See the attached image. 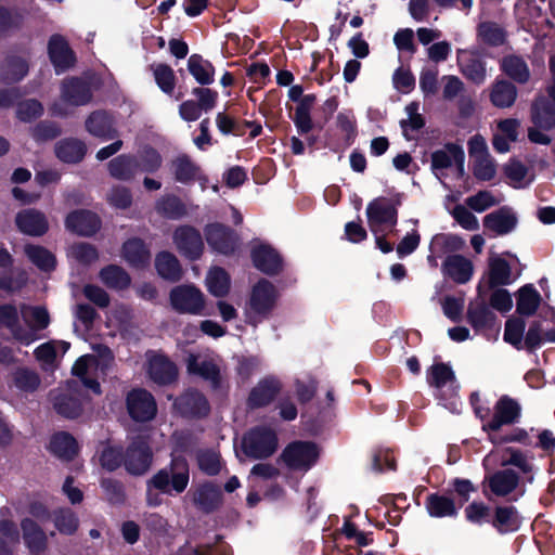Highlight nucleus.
I'll return each instance as SVG.
<instances>
[{
	"label": "nucleus",
	"mask_w": 555,
	"mask_h": 555,
	"mask_svg": "<svg viewBox=\"0 0 555 555\" xmlns=\"http://www.w3.org/2000/svg\"><path fill=\"white\" fill-rule=\"evenodd\" d=\"M461 73L472 82L482 85L487 78L486 63L476 57L469 56L460 63Z\"/></svg>",
	"instance_id": "de8ad7c7"
},
{
	"label": "nucleus",
	"mask_w": 555,
	"mask_h": 555,
	"mask_svg": "<svg viewBox=\"0 0 555 555\" xmlns=\"http://www.w3.org/2000/svg\"><path fill=\"white\" fill-rule=\"evenodd\" d=\"M154 79L160 90L171 94L176 87V76L173 69L167 64L152 65Z\"/></svg>",
	"instance_id": "864d4df0"
},
{
	"label": "nucleus",
	"mask_w": 555,
	"mask_h": 555,
	"mask_svg": "<svg viewBox=\"0 0 555 555\" xmlns=\"http://www.w3.org/2000/svg\"><path fill=\"white\" fill-rule=\"evenodd\" d=\"M169 300L172 309L182 314L199 315L205 308V297L194 285H178L170 291Z\"/></svg>",
	"instance_id": "6e6552de"
},
{
	"label": "nucleus",
	"mask_w": 555,
	"mask_h": 555,
	"mask_svg": "<svg viewBox=\"0 0 555 555\" xmlns=\"http://www.w3.org/2000/svg\"><path fill=\"white\" fill-rule=\"evenodd\" d=\"M444 273L459 284L468 282L473 275V263L462 255L449 256L443 262Z\"/></svg>",
	"instance_id": "a878e982"
},
{
	"label": "nucleus",
	"mask_w": 555,
	"mask_h": 555,
	"mask_svg": "<svg viewBox=\"0 0 555 555\" xmlns=\"http://www.w3.org/2000/svg\"><path fill=\"white\" fill-rule=\"evenodd\" d=\"M86 152V144L78 139H64L55 144V154L64 163H78L83 158Z\"/></svg>",
	"instance_id": "473e14b6"
},
{
	"label": "nucleus",
	"mask_w": 555,
	"mask_h": 555,
	"mask_svg": "<svg viewBox=\"0 0 555 555\" xmlns=\"http://www.w3.org/2000/svg\"><path fill=\"white\" fill-rule=\"evenodd\" d=\"M464 151L454 143H448L441 150H437L431 154V169L438 176L439 170L450 168L454 163L463 165Z\"/></svg>",
	"instance_id": "393cba45"
},
{
	"label": "nucleus",
	"mask_w": 555,
	"mask_h": 555,
	"mask_svg": "<svg viewBox=\"0 0 555 555\" xmlns=\"http://www.w3.org/2000/svg\"><path fill=\"white\" fill-rule=\"evenodd\" d=\"M251 258L254 266L267 274H275L282 268L280 255L273 248L266 245L254 248Z\"/></svg>",
	"instance_id": "bb28decb"
},
{
	"label": "nucleus",
	"mask_w": 555,
	"mask_h": 555,
	"mask_svg": "<svg viewBox=\"0 0 555 555\" xmlns=\"http://www.w3.org/2000/svg\"><path fill=\"white\" fill-rule=\"evenodd\" d=\"M170 171L175 180L182 184L198 181L204 185L207 182L201 167L186 154L178 155L170 162Z\"/></svg>",
	"instance_id": "4468645a"
},
{
	"label": "nucleus",
	"mask_w": 555,
	"mask_h": 555,
	"mask_svg": "<svg viewBox=\"0 0 555 555\" xmlns=\"http://www.w3.org/2000/svg\"><path fill=\"white\" fill-rule=\"evenodd\" d=\"M401 202L397 198L377 197L366 206L367 224L373 234L391 231L398 220V206Z\"/></svg>",
	"instance_id": "f03ea898"
},
{
	"label": "nucleus",
	"mask_w": 555,
	"mask_h": 555,
	"mask_svg": "<svg viewBox=\"0 0 555 555\" xmlns=\"http://www.w3.org/2000/svg\"><path fill=\"white\" fill-rule=\"evenodd\" d=\"M189 373L198 375L211 383L214 387L219 384V367L214 359L206 356L190 353L186 358Z\"/></svg>",
	"instance_id": "412c9836"
},
{
	"label": "nucleus",
	"mask_w": 555,
	"mask_h": 555,
	"mask_svg": "<svg viewBox=\"0 0 555 555\" xmlns=\"http://www.w3.org/2000/svg\"><path fill=\"white\" fill-rule=\"evenodd\" d=\"M190 480L189 464L182 456H177L171 460L168 467L158 470L147 482L146 500L149 505L157 506L162 500L155 490H159L166 494L183 492Z\"/></svg>",
	"instance_id": "f257e3e1"
},
{
	"label": "nucleus",
	"mask_w": 555,
	"mask_h": 555,
	"mask_svg": "<svg viewBox=\"0 0 555 555\" xmlns=\"http://www.w3.org/2000/svg\"><path fill=\"white\" fill-rule=\"evenodd\" d=\"M530 119L533 125L544 130L555 128V104L551 103L546 98H537L530 108Z\"/></svg>",
	"instance_id": "b1692460"
},
{
	"label": "nucleus",
	"mask_w": 555,
	"mask_h": 555,
	"mask_svg": "<svg viewBox=\"0 0 555 555\" xmlns=\"http://www.w3.org/2000/svg\"><path fill=\"white\" fill-rule=\"evenodd\" d=\"M478 39L491 47L502 46L506 40V33L498 23L486 21L477 26Z\"/></svg>",
	"instance_id": "79ce46f5"
},
{
	"label": "nucleus",
	"mask_w": 555,
	"mask_h": 555,
	"mask_svg": "<svg viewBox=\"0 0 555 555\" xmlns=\"http://www.w3.org/2000/svg\"><path fill=\"white\" fill-rule=\"evenodd\" d=\"M524 332L525 322L522 320H508L505 323L504 340L517 349H521Z\"/></svg>",
	"instance_id": "052dcab7"
},
{
	"label": "nucleus",
	"mask_w": 555,
	"mask_h": 555,
	"mask_svg": "<svg viewBox=\"0 0 555 555\" xmlns=\"http://www.w3.org/2000/svg\"><path fill=\"white\" fill-rule=\"evenodd\" d=\"M319 451L314 443L295 441L289 443L282 452L281 459L293 470L307 472L314 465Z\"/></svg>",
	"instance_id": "1a4fd4ad"
},
{
	"label": "nucleus",
	"mask_w": 555,
	"mask_h": 555,
	"mask_svg": "<svg viewBox=\"0 0 555 555\" xmlns=\"http://www.w3.org/2000/svg\"><path fill=\"white\" fill-rule=\"evenodd\" d=\"M24 251L28 259L40 270L51 271L55 268V257L47 248L39 245H26Z\"/></svg>",
	"instance_id": "49530a36"
},
{
	"label": "nucleus",
	"mask_w": 555,
	"mask_h": 555,
	"mask_svg": "<svg viewBox=\"0 0 555 555\" xmlns=\"http://www.w3.org/2000/svg\"><path fill=\"white\" fill-rule=\"evenodd\" d=\"M512 283V269L508 262L501 257H493L489 261L488 284L490 287L508 285Z\"/></svg>",
	"instance_id": "ea45409f"
},
{
	"label": "nucleus",
	"mask_w": 555,
	"mask_h": 555,
	"mask_svg": "<svg viewBox=\"0 0 555 555\" xmlns=\"http://www.w3.org/2000/svg\"><path fill=\"white\" fill-rule=\"evenodd\" d=\"M278 299V292L272 283L260 280L253 288L249 307V321L257 325L261 319L267 318L273 310Z\"/></svg>",
	"instance_id": "423d86ee"
},
{
	"label": "nucleus",
	"mask_w": 555,
	"mask_h": 555,
	"mask_svg": "<svg viewBox=\"0 0 555 555\" xmlns=\"http://www.w3.org/2000/svg\"><path fill=\"white\" fill-rule=\"evenodd\" d=\"M281 389L280 382L273 377H268L258 383L253 388L248 398V404L251 408H260L269 404Z\"/></svg>",
	"instance_id": "c85d7f7f"
},
{
	"label": "nucleus",
	"mask_w": 555,
	"mask_h": 555,
	"mask_svg": "<svg viewBox=\"0 0 555 555\" xmlns=\"http://www.w3.org/2000/svg\"><path fill=\"white\" fill-rule=\"evenodd\" d=\"M501 199L490 191H479L465 199V204L472 210L482 212L493 206L499 205Z\"/></svg>",
	"instance_id": "6e6d98bb"
},
{
	"label": "nucleus",
	"mask_w": 555,
	"mask_h": 555,
	"mask_svg": "<svg viewBox=\"0 0 555 555\" xmlns=\"http://www.w3.org/2000/svg\"><path fill=\"white\" fill-rule=\"evenodd\" d=\"M149 375L155 383L165 385L176 379L177 369L166 357L155 354L149 361Z\"/></svg>",
	"instance_id": "cd10ccee"
},
{
	"label": "nucleus",
	"mask_w": 555,
	"mask_h": 555,
	"mask_svg": "<svg viewBox=\"0 0 555 555\" xmlns=\"http://www.w3.org/2000/svg\"><path fill=\"white\" fill-rule=\"evenodd\" d=\"M155 267L158 274L170 282L182 278V268L177 257L169 251H162L155 258Z\"/></svg>",
	"instance_id": "f704fd0d"
},
{
	"label": "nucleus",
	"mask_w": 555,
	"mask_h": 555,
	"mask_svg": "<svg viewBox=\"0 0 555 555\" xmlns=\"http://www.w3.org/2000/svg\"><path fill=\"white\" fill-rule=\"evenodd\" d=\"M127 409L130 416L138 422H146L156 415L154 397L144 389H133L127 396Z\"/></svg>",
	"instance_id": "f8f14e48"
},
{
	"label": "nucleus",
	"mask_w": 555,
	"mask_h": 555,
	"mask_svg": "<svg viewBox=\"0 0 555 555\" xmlns=\"http://www.w3.org/2000/svg\"><path fill=\"white\" fill-rule=\"evenodd\" d=\"M102 282L109 288L124 289L130 284L129 274L120 267L111 264L100 272Z\"/></svg>",
	"instance_id": "09e8293b"
},
{
	"label": "nucleus",
	"mask_w": 555,
	"mask_h": 555,
	"mask_svg": "<svg viewBox=\"0 0 555 555\" xmlns=\"http://www.w3.org/2000/svg\"><path fill=\"white\" fill-rule=\"evenodd\" d=\"M153 454L143 438L133 440L124 455V465L132 475H143L152 465Z\"/></svg>",
	"instance_id": "9d476101"
},
{
	"label": "nucleus",
	"mask_w": 555,
	"mask_h": 555,
	"mask_svg": "<svg viewBox=\"0 0 555 555\" xmlns=\"http://www.w3.org/2000/svg\"><path fill=\"white\" fill-rule=\"evenodd\" d=\"M492 525L500 533L516 531L520 526L517 509L514 506L496 507Z\"/></svg>",
	"instance_id": "58836bf2"
},
{
	"label": "nucleus",
	"mask_w": 555,
	"mask_h": 555,
	"mask_svg": "<svg viewBox=\"0 0 555 555\" xmlns=\"http://www.w3.org/2000/svg\"><path fill=\"white\" fill-rule=\"evenodd\" d=\"M173 242L181 255L189 259H197L204 250V243L198 230L190 225H182L173 232Z\"/></svg>",
	"instance_id": "9b49d317"
},
{
	"label": "nucleus",
	"mask_w": 555,
	"mask_h": 555,
	"mask_svg": "<svg viewBox=\"0 0 555 555\" xmlns=\"http://www.w3.org/2000/svg\"><path fill=\"white\" fill-rule=\"evenodd\" d=\"M92 99L90 83L82 78L64 79L61 87V102L51 106V113L56 116H67L69 114L65 104L80 106L89 103Z\"/></svg>",
	"instance_id": "20e7f679"
},
{
	"label": "nucleus",
	"mask_w": 555,
	"mask_h": 555,
	"mask_svg": "<svg viewBox=\"0 0 555 555\" xmlns=\"http://www.w3.org/2000/svg\"><path fill=\"white\" fill-rule=\"evenodd\" d=\"M206 284L214 296L222 297L229 293L230 276L222 268L216 267L209 270Z\"/></svg>",
	"instance_id": "8fccbe9b"
},
{
	"label": "nucleus",
	"mask_w": 555,
	"mask_h": 555,
	"mask_svg": "<svg viewBox=\"0 0 555 555\" xmlns=\"http://www.w3.org/2000/svg\"><path fill=\"white\" fill-rule=\"evenodd\" d=\"M54 408L59 414L68 418H75L81 413L80 402L67 396L57 397L54 401Z\"/></svg>",
	"instance_id": "e2e57ef3"
},
{
	"label": "nucleus",
	"mask_w": 555,
	"mask_h": 555,
	"mask_svg": "<svg viewBox=\"0 0 555 555\" xmlns=\"http://www.w3.org/2000/svg\"><path fill=\"white\" fill-rule=\"evenodd\" d=\"M156 209L159 214L171 219H178L185 214L184 205L176 196L163 197L157 202Z\"/></svg>",
	"instance_id": "13d9d810"
},
{
	"label": "nucleus",
	"mask_w": 555,
	"mask_h": 555,
	"mask_svg": "<svg viewBox=\"0 0 555 555\" xmlns=\"http://www.w3.org/2000/svg\"><path fill=\"white\" fill-rule=\"evenodd\" d=\"M474 176L481 181H490L496 175V164L490 154L473 159Z\"/></svg>",
	"instance_id": "5fc2aeb1"
},
{
	"label": "nucleus",
	"mask_w": 555,
	"mask_h": 555,
	"mask_svg": "<svg viewBox=\"0 0 555 555\" xmlns=\"http://www.w3.org/2000/svg\"><path fill=\"white\" fill-rule=\"evenodd\" d=\"M23 540L31 554L42 553L47 547V535L40 526L29 517L21 521Z\"/></svg>",
	"instance_id": "5701e85b"
},
{
	"label": "nucleus",
	"mask_w": 555,
	"mask_h": 555,
	"mask_svg": "<svg viewBox=\"0 0 555 555\" xmlns=\"http://www.w3.org/2000/svg\"><path fill=\"white\" fill-rule=\"evenodd\" d=\"M193 501L202 511L209 513L221 504L222 493L219 487L204 483L194 493Z\"/></svg>",
	"instance_id": "2f4dec72"
},
{
	"label": "nucleus",
	"mask_w": 555,
	"mask_h": 555,
	"mask_svg": "<svg viewBox=\"0 0 555 555\" xmlns=\"http://www.w3.org/2000/svg\"><path fill=\"white\" fill-rule=\"evenodd\" d=\"M242 447L244 453L249 457L267 459L276 451L278 438L272 429L257 427L245 435Z\"/></svg>",
	"instance_id": "0eeeda50"
},
{
	"label": "nucleus",
	"mask_w": 555,
	"mask_h": 555,
	"mask_svg": "<svg viewBox=\"0 0 555 555\" xmlns=\"http://www.w3.org/2000/svg\"><path fill=\"white\" fill-rule=\"evenodd\" d=\"M188 69L199 85H210L215 80L214 65L199 54H192L189 57Z\"/></svg>",
	"instance_id": "e433bc0d"
},
{
	"label": "nucleus",
	"mask_w": 555,
	"mask_h": 555,
	"mask_svg": "<svg viewBox=\"0 0 555 555\" xmlns=\"http://www.w3.org/2000/svg\"><path fill=\"white\" fill-rule=\"evenodd\" d=\"M517 88L505 79L495 80L490 89V101L499 108H508L517 99Z\"/></svg>",
	"instance_id": "c756f323"
},
{
	"label": "nucleus",
	"mask_w": 555,
	"mask_h": 555,
	"mask_svg": "<svg viewBox=\"0 0 555 555\" xmlns=\"http://www.w3.org/2000/svg\"><path fill=\"white\" fill-rule=\"evenodd\" d=\"M0 555H12L20 544V532L16 525L10 519L0 520Z\"/></svg>",
	"instance_id": "c03bdc74"
},
{
	"label": "nucleus",
	"mask_w": 555,
	"mask_h": 555,
	"mask_svg": "<svg viewBox=\"0 0 555 555\" xmlns=\"http://www.w3.org/2000/svg\"><path fill=\"white\" fill-rule=\"evenodd\" d=\"M50 450L61 459L70 460L77 454L78 446L73 436L67 433H59L52 437Z\"/></svg>",
	"instance_id": "a19ab883"
},
{
	"label": "nucleus",
	"mask_w": 555,
	"mask_h": 555,
	"mask_svg": "<svg viewBox=\"0 0 555 555\" xmlns=\"http://www.w3.org/2000/svg\"><path fill=\"white\" fill-rule=\"evenodd\" d=\"M177 410L186 416H206L209 413V403L201 392L189 390L175 402Z\"/></svg>",
	"instance_id": "aec40b11"
},
{
	"label": "nucleus",
	"mask_w": 555,
	"mask_h": 555,
	"mask_svg": "<svg viewBox=\"0 0 555 555\" xmlns=\"http://www.w3.org/2000/svg\"><path fill=\"white\" fill-rule=\"evenodd\" d=\"M61 134V128L52 121H41L31 129V135L37 142H46Z\"/></svg>",
	"instance_id": "338daca9"
},
{
	"label": "nucleus",
	"mask_w": 555,
	"mask_h": 555,
	"mask_svg": "<svg viewBox=\"0 0 555 555\" xmlns=\"http://www.w3.org/2000/svg\"><path fill=\"white\" fill-rule=\"evenodd\" d=\"M199 468L207 475H217L222 467L220 455L214 451H203L197 457Z\"/></svg>",
	"instance_id": "680f3d73"
},
{
	"label": "nucleus",
	"mask_w": 555,
	"mask_h": 555,
	"mask_svg": "<svg viewBox=\"0 0 555 555\" xmlns=\"http://www.w3.org/2000/svg\"><path fill=\"white\" fill-rule=\"evenodd\" d=\"M28 65L21 57H13L7 61L1 74L2 80L7 82L18 81L26 76Z\"/></svg>",
	"instance_id": "4d7b16f0"
},
{
	"label": "nucleus",
	"mask_w": 555,
	"mask_h": 555,
	"mask_svg": "<svg viewBox=\"0 0 555 555\" xmlns=\"http://www.w3.org/2000/svg\"><path fill=\"white\" fill-rule=\"evenodd\" d=\"M18 230L30 236H42L49 230L47 216L37 209H24L15 217Z\"/></svg>",
	"instance_id": "dca6fc26"
},
{
	"label": "nucleus",
	"mask_w": 555,
	"mask_h": 555,
	"mask_svg": "<svg viewBox=\"0 0 555 555\" xmlns=\"http://www.w3.org/2000/svg\"><path fill=\"white\" fill-rule=\"evenodd\" d=\"M34 356L44 370L51 369L56 360V343L48 341L38 346L34 351Z\"/></svg>",
	"instance_id": "0e129e2a"
},
{
	"label": "nucleus",
	"mask_w": 555,
	"mask_h": 555,
	"mask_svg": "<svg viewBox=\"0 0 555 555\" xmlns=\"http://www.w3.org/2000/svg\"><path fill=\"white\" fill-rule=\"evenodd\" d=\"M13 385L25 392H34L40 386V377L37 372L28 367H18L12 373Z\"/></svg>",
	"instance_id": "3c124183"
},
{
	"label": "nucleus",
	"mask_w": 555,
	"mask_h": 555,
	"mask_svg": "<svg viewBox=\"0 0 555 555\" xmlns=\"http://www.w3.org/2000/svg\"><path fill=\"white\" fill-rule=\"evenodd\" d=\"M426 508L433 517H452L457 514L454 501L448 496L430 494L426 499Z\"/></svg>",
	"instance_id": "37998d69"
},
{
	"label": "nucleus",
	"mask_w": 555,
	"mask_h": 555,
	"mask_svg": "<svg viewBox=\"0 0 555 555\" xmlns=\"http://www.w3.org/2000/svg\"><path fill=\"white\" fill-rule=\"evenodd\" d=\"M501 69L511 79L518 83H526L530 79V69L526 61L518 55H506L501 61Z\"/></svg>",
	"instance_id": "c9c22d12"
},
{
	"label": "nucleus",
	"mask_w": 555,
	"mask_h": 555,
	"mask_svg": "<svg viewBox=\"0 0 555 555\" xmlns=\"http://www.w3.org/2000/svg\"><path fill=\"white\" fill-rule=\"evenodd\" d=\"M43 107L37 100H27L17 105L16 116L20 120L28 122L42 115Z\"/></svg>",
	"instance_id": "69168bd1"
},
{
	"label": "nucleus",
	"mask_w": 555,
	"mask_h": 555,
	"mask_svg": "<svg viewBox=\"0 0 555 555\" xmlns=\"http://www.w3.org/2000/svg\"><path fill=\"white\" fill-rule=\"evenodd\" d=\"M20 313L27 327L20 325V328L15 332V340L24 346H29L40 339L38 333L49 326L50 314L47 308L42 306L29 305H22Z\"/></svg>",
	"instance_id": "7ed1b4c3"
},
{
	"label": "nucleus",
	"mask_w": 555,
	"mask_h": 555,
	"mask_svg": "<svg viewBox=\"0 0 555 555\" xmlns=\"http://www.w3.org/2000/svg\"><path fill=\"white\" fill-rule=\"evenodd\" d=\"M108 170L112 177L128 181L139 171V163L131 155H119L108 163Z\"/></svg>",
	"instance_id": "72a5a7b5"
},
{
	"label": "nucleus",
	"mask_w": 555,
	"mask_h": 555,
	"mask_svg": "<svg viewBox=\"0 0 555 555\" xmlns=\"http://www.w3.org/2000/svg\"><path fill=\"white\" fill-rule=\"evenodd\" d=\"M521 417L519 402L506 395L502 396L493 406V415L482 424V430L490 435L498 433L503 426L517 424Z\"/></svg>",
	"instance_id": "39448f33"
},
{
	"label": "nucleus",
	"mask_w": 555,
	"mask_h": 555,
	"mask_svg": "<svg viewBox=\"0 0 555 555\" xmlns=\"http://www.w3.org/2000/svg\"><path fill=\"white\" fill-rule=\"evenodd\" d=\"M205 236L207 244L217 253L222 255H231L237 246V235L230 228L212 223L205 228Z\"/></svg>",
	"instance_id": "ddd939ff"
},
{
	"label": "nucleus",
	"mask_w": 555,
	"mask_h": 555,
	"mask_svg": "<svg viewBox=\"0 0 555 555\" xmlns=\"http://www.w3.org/2000/svg\"><path fill=\"white\" fill-rule=\"evenodd\" d=\"M428 384L438 390L448 387L453 390L455 388V375L452 369L444 363H437L430 366L427 375Z\"/></svg>",
	"instance_id": "4c0bfd02"
},
{
	"label": "nucleus",
	"mask_w": 555,
	"mask_h": 555,
	"mask_svg": "<svg viewBox=\"0 0 555 555\" xmlns=\"http://www.w3.org/2000/svg\"><path fill=\"white\" fill-rule=\"evenodd\" d=\"M49 56L57 74L68 69L75 63V56L67 41L60 35H53L48 44Z\"/></svg>",
	"instance_id": "a211bd4d"
},
{
	"label": "nucleus",
	"mask_w": 555,
	"mask_h": 555,
	"mask_svg": "<svg viewBox=\"0 0 555 555\" xmlns=\"http://www.w3.org/2000/svg\"><path fill=\"white\" fill-rule=\"evenodd\" d=\"M487 480L489 488L494 495L506 496L518 488L520 477L515 470L505 468L495 472L489 476Z\"/></svg>",
	"instance_id": "4be33fe9"
},
{
	"label": "nucleus",
	"mask_w": 555,
	"mask_h": 555,
	"mask_svg": "<svg viewBox=\"0 0 555 555\" xmlns=\"http://www.w3.org/2000/svg\"><path fill=\"white\" fill-rule=\"evenodd\" d=\"M547 343L545 339V331L542 330L540 322H532L529 326L525 338L524 346L528 350H534L542 344Z\"/></svg>",
	"instance_id": "774afa93"
},
{
	"label": "nucleus",
	"mask_w": 555,
	"mask_h": 555,
	"mask_svg": "<svg viewBox=\"0 0 555 555\" xmlns=\"http://www.w3.org/2000/svg\"><path fill=\"white\" fill-rule=\"evenodd\" d=\"M52 519L55 528L66 535L74 534L79 526L76 514L70 508H59L53 512Z\"/></svg>",
	"instance_id": "603ef678"
},
{
	"label": "nucleus",
	"mask_w": 555,
	"mask_h": 555,
	"mask_svg": "<svg viewBox=\"0 0 555 555\" xmlns=\"http://www.w3.org/2000/svg\"><path fill=\"white\" fill-rule=\"evenodd\" d=\"M540 302V293L532 285H526L518 292L517 312L521 315H532L538 310Z\"/></svg>",
	"instance_id": "a18cd8bd"
},
{
	"label": "nucleus",
	"mask_w": 555,
	"mask_h": 555,
	"mask_svg": "<svg viewBox=\"0 0 555 555\" xmlns=\"http://www.w3.org/2000/svg\"><path fill=\"white\" fill-rule=\"evenodd\" d=\"M483 227L495 235H506L515 230L518 219L511 207L503 206L500 209L485 216Z\"/></svg>",
	"instance_id": "2eb2a0df"
},
{
	"label": "nucleus",
	"mask_w": 555,
	"mask_h": 555,
	"mask_svg": "<svg viewBox=\"0 0 555 555\" xmlns=\"http://www.w3.org/2000/svg\"><path fill=\"white\" fill-rule=\"evenodd\" d=\"M122 257L132 267L144 268L151 261V253L139 238L128 240L122 246Z\"/></svg>",
	"instance_id": "7c9ffc66"
},
{
	"label": "nucleus",
	"mask_w": 555,
	"mask_h": 555,
	"mask_svg": "<svg viewBox=\"0 0 555 555\" xmlns=\"http://www.w3.org/2000/svg\"><path fill=\"white\" fill-rule=\"evenodd\" d=\"M137 160L139 163V171L146 173L156 172L163 164L160 154L154 149L143 150Z\"/></svg>",
	"instance_id": "bf43d9fd"
},
{
	"label": "nucleus",
	"mask_w": 555,
	"mask_h": 555,
	"mask_svg": "<svg viewBox=\"0 0 555 555\" xmlns=\"http://www.w3.org/2000/svg\"><path fill=\"white\" fill-rule=\"evenodd\" d=\"M101 227L99 217L89 210H75L67 215L65 228L78 235L90 236L98 232Z\"/></svg>",
	"instance_id": "f3484780"
},
{
	"label": "nucleus",
	"mask_w": 555,
	"mask_h": 555,
	"mask_svg": "<svg viewBox=\"0 0 555 555\" xmlns=\"http://www.w3.org/2000/svg\"><path fill=\"white\" fill-rule=\"evenodd\" d=\"M86 129L93 137L113 140L118 137L113 117L104 111H95L86 119Z\"/></svg>",
	"instance_id": "6ab92c4d"
}]
</instances>
